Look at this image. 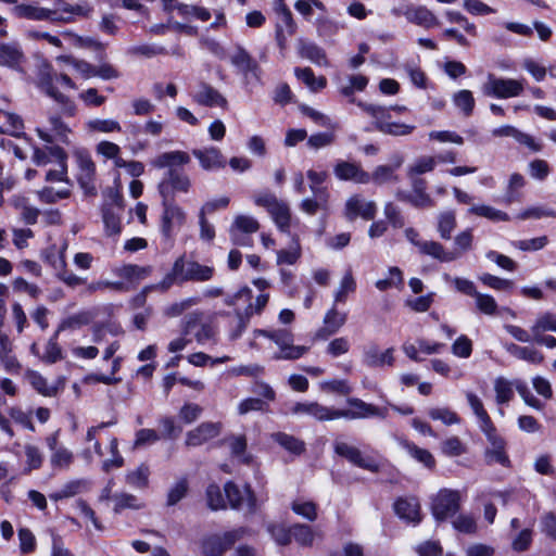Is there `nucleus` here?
I'll return each mask as SVG.
<instances>
[{"mask_svg": "<svg viewBox=\"0 0 556 556\" xmlns=\"http://www.w3.org/2000/svg\"><path fill=\"white\" fill-rule=\"evenodd\" d=\"M214 267L202 265L194 261H187L184 256L178 257L169 274L160 283L162 290L168 289L173 283L186 281L204 282L213 278Z\"/></svg>", "mask_w": 556, "mask_h": 556, "instance_id": "1", "label": "nucleus"}, {"mask_svg": "<svg viewBox=\"0 0 556 556\" xmlns=\"http://www.w3.org/2000/svg\"><path fill=\"white\" fill-rule=\"evenodd\" d=\"M253 334L254 337L267 338L278 346V351L273 356L275 361H295L309 350V348L304 345H294L293 333L286 328L255 329Z\"/></svg>", "mask_w": 556, "mask_h": 556, "instance_id": "2", "label": "nucleus"}, {"mask_svg": "<svg viewBox=\"0 0 556 556\" xmlns=\"http://www.w3.org/2000/svg\"><path fill=\"white\" fill-rule=\"evenodd\" d=\"M356 104L363 110V112H365L374 119L372 127H366V131L376 129L386 135L407 136L415 129V126L413 125L390 122V109L387 106L366 103L363 101H358Z\"/></svg>", "mask_w": 556, "mask_h": 556, "instance_id": "3", "label": "nucleus"}, {"mask_svg": "<svg viewBox=\"0 0 556 556\" xmlns=\"http://www.w3.org/2000/svg\"><path fill=\"white\" fill-rule=\"evenodd\" d=\"M251 529L238 527L223 533L207 534L202 539L201 551L203 556H223L238 541L251 535Z\"/></svg>", "mask_w": 556, "mask_h": 556, "instance_id": "4", "label": "nucleus"}, {"mask_svg": "<svg viewBox=\"0 0 556 556\" xmlns=\"http://www.w3.org/2000/svg\"><path fill=\"white\" fill-rule=\"evenodd\" d=\"M59 83L70 89L77 88L75 83L66 74L45 73L41 74L39 78L40 89L61 105V112L64 115L73 116L76 106L70 98L58 91L55 85Z\"/></svg>", "mask_w": 556, "mask_h": 556, "instance_id": "5", "label": "nucleus"}, {"mask_svg": "<svg viewBox=\"0 0 556 556\" xmlns=\"http://www.w3.org/2000/svg\"><path fill=\"white\" fill-rule=\"evenodd\" d=\"M525 81V79L503 78L489 74L481 90L486 97L509 99L522 94Z\"/></svg>", "mask_w": 556, "mask_h": 556, "instance_id": "6", "label": "nucleus"}, {"mask_svg": "<svg viewBox=\"0 0 556 556\" xmlns=\"http://www.w3.org/2000/svg\"><path fill=\"white\" fill-rule=\"evenodd\" d=\"M160 191L163 197L161 231L166 239H172L174 231L185 224L186 213L174 201L168 200L166 193H164L163 184H160Z\"/></svg>", "mask_w": 556, "mask_h": 556, "instance_id": "7", "label": "nucleus"}, {"mask_svg": "<svg viewBox=\"0 0 556 556\" xmlns=\"http://www.w3.org/2000/svg\"><path fill=\"white\" fill-rule=\"evenodd\" d=\"M184 333L192 336L199 344L216 342V328L205 320L203 314L191 313L185 319Z\"/></svg>", "mask_w": 556, "mask_h": 556, "instance_id": "8", "label": "nucleus"}, {"mask_svg": "<svg viewBox=\"0 0 556 556\" xmlns=\"http://www.w3.org/2000/svg\"><path fill=\"white\" fill-rule=\"evenodd\" d=\"M346 404L350 408L340 409V418L355 420L379 417L384 419L388 416L387 407H378L374 404L366 403L358 397H348Z\"/></svg>", "mask_w": 556, "mask_h": 556, "instance_id": "9", "label": "nucleus"}, {"mask_svg": "<svg viewBox=\"0 0 556 556\" xmlns=\"http://www.w3.org/2000/svg\"><path fill=\"white\" fill-rule=\"evenodd\" d=\"M333 450L337 455L345 458L356 467L366 469L370 472H378L380 470V465L372 457L364 456L358 447L351 445L348 442L336 439L333 442Z\"/></svg>", "mask_w": 556, "mask_h": 556, "instance_id": "10", "label": "nucleus"}, {"mask_svg": "<svg viewBox=\"0 0 556 556\" xmlns=\"http://www.w3.org/2000/svg\"><path fill=\"white\" fill-rule=\"evenodd\" d=\"M460 496L457 491L443 489L432 498L431 510L437 520H445L459 509Z\"/></svg>", "mask_w": 556, "mask_h": 556, "instance_id": "11", "label": "nucleus"}, {"mask_svg": "<svg viewBox=\"0 0 556 556\" xmlns=\"http://www.w3.org/2000/svg\"><path fill=\"white\" fill-rule=\"evenodd\" d=\"M231 64L244 77L247 84L252 81L260 83L262 77V68L258 63L250 55V53L238 46L230 56Z\"/></svg>", "mask_w": 556, "mask_h": 556, "instance_id": "12", "label": "nucleus"}, {"mask_svg": "<svg viewBox=\"0 0 556 556\" xmlns=\"http://www.w3.org/2000/svg\"><path fill=\"white\" fill-rule=\"evenodd\" d=\"M78 167L77 180L86 194H96L94 177L96 164L91 156L86 152H77L75 154Z\"/></svg>", "mask_w": 556, "mask_h": 556, "instance_id": "13", "label": "nucleus"}, {"mask_svg": "<svg viewBox=\"0 0 556 556\" xmlns=\"http://www.w3.org/2000/svg\"><path fill=\"white\" fill-rule=\"evenodd\" d=\"M225 494L232 508H247L249 513L256 510V500L249 485H245L243 490H241L235 483L227 482L225 484Z\"/></svg>", "mask_w": 556, "mask_h": 556, "instance_id": "14", "label": "nucleus"}, {"mask_svg": "<svg viewBox=\"0 0 556 556\" xmlns=\"http://www.w3.org/2000/svg\"><path fill=\"white\" fill-rule=\"evenodd\" d=\"M290 410L294 415L312 416L318 421L340 419V409L325 406L318 402L295 403Z\"/></svg>", "mask_w": 556, "mask_h": 556, "instance_id": "15", "label": "nucleus"}, {"mask_svg": "<svg viewBox=\"0 0 556 556\" xmlns=\"http://www.w3.org/2000/svg\"><path fill=\"white\" fill-rule=\"evenodd\" d=\"M279 22L276 25V40L280 49H285L288 37L295 34L296 24L292 17L291 11L280 0L277 8Z\"/></svg>", "mask_w": 556, "mask_h": 556, "instance_id": "16", "label": "nucleus"}, {"mask_svg": "<svg viewBox=\"0 0 556 556\" xmlns=\"http://www.w3.org/2000/svg\"><path fill=\"white\" fill-rule=\"evenodd\" d=\"M377 213V206L374 201H366L361 195L351 197L345 203V217L354 220L358 216L364 219H372Z\"/></svg>", "mask_w": 556, "mask_h": 556, "instance_id": "17", "label": "nucleus"}, {"mask_svg": "<svg viewBox=\"0 0 556 556\" xmlns=\"http://www.w3.org/2000/svg\"><path fill=\"white\" fill-rule=\"evenodd\" d=\"M117 281H112L113 290L118 292H128L136 289L139 281V268L137 265L123 264L113 269Z\"/></svg>", "mask_w": 556, "mask_h": 556, "instance_id": "18", "label": "nucleus"}, {"mask_svg": "<svg viewBox=\"0 0 556 556\" xmlns=\"http://www.w3.org/2000/svg\"><path fill=\"white\" fill-rule=\"evenodd\" d=\"M192 154L199 160L201 167L204 170H219L225 168L226 159L218 148L205 147L192 150Z\"/></svg>", "mask_w": 556, "mask_h": 556, "instance_id": "19", "label": "nucleus"}, {"mask_svg": "<svg viewBox=\"0 0 556 556\" xmlns=\"http://www.w3.org/2000/svg\"><path fill=\"white\" fill-rule=\"evenodd\" d=\"M393 507L396 516L407 523L415 526L421 521L420 504L416 497H400Z\"/></svg>", "mask_w": 556, "mask_h": 556, "instance_id": "20", "label": "nucleus"}, {"mask_svg": "<svg viewBox=\"0 0 556 556\" xmlns=\"http://www.w3.org/2000/svg\"><path fill=\"white\" fill-rule=\"evenodd\" d=\"M220 433V424L202 422L195 429L189 431L186 437L187 446H199L216 438Z\"/></svg>", "mask_w": 556, "mask_h": 556, "instance_id": "21", "label": "nucleus"}, {"mask_svg": "<svg viewBox=\"0 0 556 556\" xmlns=\"http://www.w3.org/2000/svg\"><path fill=\"white\" fill-rule=\"evenodd\" d=\"M193 100L204 106H218L222 109L227 108V100L226 98L214 87L206 83H201L199 85V90L194 93Z\"/></svg>", "mask_w": 556, "mask_h": 556, "instance_id": "22", "label": "nucleus"}, {"mask_svg": "<svg viewBox=\"0 0 556 556\" xmlns=\"http://www.w3.org/2000/svg\"><path fill=\"white\" fill-rule=\"evenodd\" d=\"M333 172L340 180H353L358 184H368L370 181V175L355 163L340 161L336 164Z\"/></svg>", "mask_w": 556, "mask_h": 556, "instance_id": "23", "label": "nucleus"}, {"mask_svg": "<svg viewBox=\"0 0 556 556\" xmlns=\"http://www.w3.org/2000/svg\"><path fill=\"white\" fill-rule=\"evenodd\" d=\"M494 137H511L520 144L528 147L531 151L539 152L542 150V144L538 143L534 138L518 128L504 125L492 130Z\"/></svg>", "mask_w": 556, "mask_h": 556, "instance_id": "24", "label": "nucleus"}, {"mask_svg": "<svg viewBox=\"0 0 556 556\" xmlns=\"http://www.w3.org/2000/svg\"><path fill=\"white\" fill-rule=\"evenodd\" d=\"M393 352V348L380 352L377 345H370L364 351L363 363L368 367L392 366L394 363Z\"/></svg>", "mask_w": 556, "mask_h": 556, "instance_id": "25", "label": "nucleus"}, {"mask_svg": "<svg viewBox=\"0 0 556 556\" xmlns=\"http://www.w3.org/2000/svg\"><path fill=\"white\" fill-rule=\"evenodd\" d=\"M405 15L410 23L425 28H432L440 25L437 16L428 8L422 5L408 9Z\"/></svg>", "mask_w": 556, "mask_h": 556, "instance_id": "26", "label": "nucleus"}, {"mask_svg": "<svg viewBox=\"0 0 556 556\" xmlns=\"http://www.w3.org/2000/svg\"><path fill=\"white\" fill-rule=\"evenodd\" d=\"M190 162V156L184 151L164 152L156 156L151 163L154 167L175 169V166L186 165Z\"/></svg>", "mask_w": 556, "mask_h": 556, "instance_id": "27", "label": "nucleus"}, {"mask_svg": "<svg viewBox=\"0 0 556 556\" xmlns=\"http://www.w3.org/2000/svg\"><path fill=\"white\" fill-rule=\"evenodd\" d=\"M89 488V482L86 479H74L64 483L59 490L52 492L49 497L54 501H61L73 497Z\"/></svg>", "mask_w": 556, "mask_h": 556, "instance_id": "28", "label": "nucleus"}, {"mask_svg": "<svg viewBox=\"0 0 556 556\" xmlns=\"http://www.w3.org/2000/svg\"><path fill=\"white\" fill-rule=\"evenodd\" d=\"M419 252L440 262H452L459 257V253L445 250L444 247L437 241H425V243H420Z\"/></svg>", "mask_w": 556, "mask_h": 556, "instance_id": "29", "label": "nucleus"}, {"mask_svg": "<svg viewBox=\"0 0 556 556\" xmlns=\"http://www.w3.org/2000/svg\"><path fill=\"white\" fill-rule=\"evenodd\" d=\"M0 361L9 372H17L21 368L17 358L12 352V342L8 334L0 337Z\"/></svg>", "mask_w": 556, "mask_h": 556, "instance_id": "30", "label": "nucleus"}, {"mask_svg": "<svg viewBox=\"0 0 556 556\" xmlns=\"http://www.w3.org/2000/svg\"><path fill=\"white\" fill-rule=\"evenodd\" d=\"M506 351L518 359L529 362L531 364H541L544 359L543 354L530 346H520L515 343L506 344Z\"/></svg>", "mask_w": 556, "mask_h": 556, "instance_id": "31", "label": "nucleus"}, {"mask_svg": "<svg viewBox=\"0 0 556 556\" xmlns=\"http://www.w3.org/2000/svg\"><path fill=\"white\" fill-rule=\"evenodd\" d=\"M299 52L302 58H305L319 66L328 65L325 50L316 43L300 41Z\"/></svg>", "mask_w": 556, "mask_h": 556, "instance_id": "32", "label": "nucleus"}, {"mask_svg": "<svg viewBox=\"0 0 556 556\" xmlns=\"http://www.w3.org/2000/svg\"><path fill=\"white\" fill-rule=\"evenodd\" d=\"M162 184L164 191L166 185L170 186L173 190L184 193L189 192L191 188V180L189 176L177 169H168L166 179Z\"/></svg>", "mask_w": 556, "mask_h": 556, "instance_id": "33", "label": "nucleus"}, {"mask_svg": "<svg viewBox=\"0 0 556 556\" xmlns=\"http://www.w3.org/2000/svg\"><path fill=\"white\" fill-rule=\"evenodd\" d=\"M55 61L61 65L73 67L85 79L94 77V66L84 60H78L71 55H60Z\"/></svg>", "mask_w": 556, "mask_h": 556, "instance_id": "34", "label": "nucleus"}, {"mask_svg": "<svg viewBox=\"0 0 556 556\" xmlns=\"http://www.w3.org/2000/svg\"><path fill=\"white\" fill-rule=\"evenodd\" d=\"M292 540L302 547H311L316 536L313 528L306 523H294L291 526Z\"/></svg>", "mask_w": 556, "mask_h": 556, "instance_id": "35", "label": "nucleus"}, {"mask_svg": "<svg viewBox=\"0 0 556 556\" xmlns=\"http://www.w3.org/2000/svg\"><path fill=\"white\" fill-rule=\"evenodd\" d=\"M271 438L281 447L292 454L300 455L305 451V443L291 434L276 432L271 434Z\"/></svg>", "mask_w": 556, "mask_h": 556, "instance_id": "36", "label": "nucleus"}, {"mask_svg": "<svg viewBox=\"0 0 556 556\" xmlns=\"http://www.w3.org/2000/svg\"><path fill=\"white\" fill-rule=\"evenodd\" d=\"M296 78L303 81L312 91H318L326 87L327 79L324 76L316 77L309 67H296L294 70Z\"/></svg>", "mask_w": 556, "mask_h": 556, "instance_id": "37", "label": "nucleus"}, {"mask_svg": "<svg viewBox=\"0 0 556 556\" xmlns=\"http://www.w3.org/2000/svg\"><path fill=\"white\" fill-rule=\"evenodd\" d=\"M291 509L298 516L313 522L318 517V506L313 501H307L304 498H295L291 503Z\"/></svg>", "mask_w": 556, "mask_h": 556, "instance_id": "38", "label": "nucleus"}, {"mask_svg": "<svg viewBox=\"0 0 556 556\" xmlns=\"http://www.w3.org/2000/svg\"><path fill=\"white\" fill-rule=\"evenodd\" d=\"M274 223L282 232H288L291 222V213L287 203L279 200L277 205L269 212Z\"/></svg>", "mask_w": 556, "mask_h": 556, "instance_id": "39", "label": "nucleus"}, {"mask_svg": "<svg viewBox=\"0 0 556 556\" xmlns=\"http://www.w3.org/2000/svg\"><path fill=\"white\" fill-rule=\"evenodd\" d=\"M23 59V52L15 42L0 45V65L14 66Z\"/></svg>", "mask_w": 556, "mask_h": 556, "instance_id": "40", "label": "nucleus"}, {"mask_svg": "<svg viewBox=\"0 0 556 556\" xmlns=\"http://www.w3.org/2000/svg\"><path fill=\"white\" fill-rule=\"evenodd\" d=\"M27 379L30 386L43 396H55L59 391L58 386H50L47 379L37 371H28Z\"/></svg>", "mask_w": 556, "mask_h": 556, "instance_id": "41", "label": "nucleus"}, {"mask_svg": "<svg viewBox=\"0 0 556 556\" xmlns=\"http://www.w3.org/2000/svg\"><path fill=\"white\" fill-rule=\"evenodd\" d=\"M403 163V159L399 157L397 162L391 165H379L372 172L370 180L378 185H382L389 181L397 180V176L394 174L395 169L399 168Z\"/></svg>", "mask_w": 556, "mask_h": 556, "instance_id": "42", "label": "nucleus"}, {"mask_svg": "<svg viewBox=\"0 0 556 556\" xmlns=\"http://www.w3.org/2000/svg\"><path fill=\"white\" fill-rule=\"evenodd\" d=\"M260 229V223L249 215H237L229 228V232L254 233Z\"/></svg>", "mask_w": 556, "mask_h": 556, "instance_id": "43", "label": "nucleus"}, {"mask_svg": "<svg viewBox=\"0 0 556 556\" xmlns=\"http://www.w3.org/2000/svg\"><path fill=\"white\" fill-rule=\"evenodd\" d=\"M404 450L417 462L424 464L428 468H433L435 465L434 457L432 454L425 448L418 447L416 444L409 441H403L401 443Z\"/></svg>", "mask_w": 556, "mask_h": 556, "instance_id": "44", "label": "nucleus"}, {"mask_svg": "<svg viewBox=\"0 0 556 556\" xmlns=\"http://www.w3.org/2000/svg\"><path fill=\"white\" fill-rule=\"evenodd\" d=\"M485 462L489 465L500 464L504 467L510 466L509 457L506 453V442H502V444H497L494 446H490L484 452Z\"/></svg>", "mask_w": 556, "mask_h": 556, "instance_id": "45", "label": "nucleus"}, {"mask_svg": "<svg viewBox=\"0 0 556 556\" xmlns=\"http://www.w3.org/2000/svg\"><path fill=\"white\" fill-rule=\"evenodd\" d=\"M74 463V454L65 446H60L50 456V464L53 469L68 470Z\"/></svg>", "mask_w": 556, "mask_h": 556, "instance_id": "46", "label": "nucleus"}, {"mask_svg": "<svg viewBox=\"0 0 556 556\" xmlns=\"http://www.w3.org/2000/svg\"><path fill=\"white\" fill-rule=\"evenodd\" d=\"M15 13L20 17L34 20V21L49 20L51 16V11H49L45 8L34 7V5H29V4L17 5L15 8Z\"/></svg>", "mask_w": 556, "mask_h": 556, "instance_id": "47", "label": "nucleus"}, {"mask_svg": "<svg viewBox=\"0 0 556 556\" xmlns=\"http://www.w3.org/2000/svg\"><path fill=\"white\" fill-rule=\"evenodd\" d=\"M456 228V215L453 211H446L439 215L438 231L442 239L450 240Z\"/></svg>", "mask_w": 556, "mask_h": 556, "instance_id": "48", "label": "nucleus"}, {"mask_svg": "<svg viewBox=\"0 0 556 556\" xmlns=\"http://www.w3.org/2000/svg\"><path fill=\"white\" fill-rule=\"evenodd\" d=\"M468 212L477 216L485 217L493 222L509 220V216L507 213L484 204L473 205L469 208Z\"/></svg>", "mask_w": 556, "mask_h": 556, "instance_id": "49", "label": "nucleus"}, {"mask_svg": "<svg viewBox=\"0 0 556 556\" xmlns=\"http://www.w3.org/2000/svg\"><path fill=\"white\" fill-rule=\"evenodd\" d=\"M115 205H105L102 210V218L108 235H118L121 232V222Z\"/></svg>", "mask_w": 556, "mask_h": 556, "instance_id": "50", "label": "nucleus"}, {"mask_svg": "<svg viewBox=\"0 0 556 556\" xmlns=\"http://www.w3.org/2000/svg\"><path fill=\"white\" fill-rule=\"evenodd\" d=\"M514 383L503 377L494 381L495 400L497 404H506L514 397Z\"/></svg>", "mask_w": 556, "mask_h": 556, "instance_id": "51", "label": "nucleus"}, {"mask_svg": "<svg viewBox=\"0 0 556 556\" xmlns=\"http://www.w3.org/2000/svg\"><path fill=\"white\" fill-rule=\"evenodd\" d=\"M41 202L52 204L62 199H67L71 195V188L64 187L55 189L53 187H45L37 192Z\"/></svg>", "mask_w": 556, "mask_h": 556, "instance_id": "52", "label": "nucleus"}, {"mask_svg": "<svg viewBox=\"0 0 556 556\" xmlns=\"http://www.w3.org/2000/svg\"><path fill=\"white\" fill-rule=\"evenodd\" d=\"M267 531L278 545L287 546L292 541L291 526L286 527L280 523H269Z\"/></svg>", "mask_w": 556, "mask_h": 556, "instance_id": "53", "label": "nucleus"}, {"mask_svg": "<svg viewBox=\"0 0 556 556\" xmlns=\"http://www.w3.org/2000/svg\"><path fill=\"white\" fill-rule=\"evenodd\" d=\"M389 278L386 279H379L376 281L375 286L379 291H386L390 288H400L403 286V274L402 270L396 267H390L389 268Z\"/></svg>", "mask_w": 556, "mask_h": 556, "instance_id": "54", "label": "nucleus"}, {"mask_svg": "<svg viewBox=\"0 0 556 556\" xmlns=\"http://www.w3.org/2000/svg\"><path fill=\"white\" fill-rule=\"evenodd\" d=\"M454 104L462 110L465 116H470L475 108V98L469 90H460L453 97Z\"/></svg>", "mask_w": 556, "mask_h": 556, "instance_id": "55", "label": "nucleus"}, {"mask_svg": "<svg viewBox=\"0 0 556 556\" xmlns=\"http://www.w3.org/2000/svg\"><path fill=\"white\" fill-rule=\"evenodd\" d=\"M26 456L25 472L29 473L33 470L39 469L43 462V456L40 450L31 444H26L24 447Z\"/></svg>", "mask_w": 556, "mask_h": 556, "instance_id": "56", "label": "nucleus"}, {"mask_svg": "<svg viewBox=\"0 0 556 556\" xmlns=\"http://www.w3.org/2000/svg\"><path fill=\"white\" fill-rule=\"evenodd\" d=\"M526 185V179L521 174L514 173L508 180L505 201L507 203H513L519 200L518 190L523 188Z\"/></svg>", "mask_w": 556, "mask_h": 556, "instance_id": "57", "label": "nucleus"}, {"mask_svg": "<svg viewBox=\"0 0 556 556\" xmlns=\"http://www.w3.org/2000/svg\"><path fill=\"white\" fill-rule=\"evenodd\" d=\"M466 399L468 401L470 408L472 409L473 414L476 415V417L479 421V426L491 420L488 412L484 409L481 399L477 394H475L473 392L467 391Z\"/></svg>", "mask_w": 556, "mask_h": 556, "instance_id": "58", "label": "nucleus"}, {"mask_svg": "<svg viewBox=\"0 0 556 556\" xmlns=\"http://www.w3.org/2000/svg\"><path fill=\"white\" fill-rule=\"evenodd\" d=\"M479 280L486 287L497 291H510L514 288V282L509 279L500 278L491 274H482Z\"/></svg>", "mask_w": 556, "mask_h": 556, "instance_id": "59", "label": "nucleus"}, {"mask_svg": "<svg viewBox=\"0 0 556 556\" xmlns=\"http://www.w3.org/2000/svg\"><path fill=\"white\" fill-rule=\"evenodd\" d=\"M429 417L433 420H440L446 426L460 422L458 415L447 407L431 408L428 413Z\"/></svg>", "mask_w": 556, "mask_h": 556, "instance_id": "60", "label": "nucleus"}, {"mask_svg": "<svg viewBox=\"0 0 556 556\" xmlns=\"http://www.w3.org/2000/svg\"><path fill=\"white\" fill-rule=\"evenodd\" d=\"M225 442L229 445L232 456L240 458L244 463L249 462V457L244 456L247 450V439L244 435H231L226 438Z\"/></svg>", "mask_w": 556, "mask_h": 556, "instance_id": "61", "label": "nucleus"}, {"mask_svg": "<svg viewBox=\"0 0 556 556\" xmlns=\"http://www.w3.org/2000/svg\"><path fill=\"white\" fill-rule=\"evenodd\" d=\"M346 317L348 316L345 313L338 312L333 306L326 313L324 317V324L328 326L330 333H337L339 329L345 324Z\"/></svg>", "mask_w": 556, "mask_h": 556, "instance_id": "62", "label": "nucleus"}, {"mask_svg": "<svg viewBox=\"0 0 556 556\" xmlns=\"http://www.w3.org/2000/svg\"><path fill=\"white\" fill-rule=\"evenodd\" d=\"M475 300L476 307L479 312L489 316L496 315L497 303L492 295L478 292V294L475 296Z\"/></svg>", "mask_w": 556, "mask_h": 556, "instance_id": "63", "label": "nucleus"}, {"mask_svg": "<svg viewBox=\"0 0 556 556\" xmlns=\"http://www.w3.org/2000/svg\"><path fill=\"white\" fill-rule=\"evenodd\" d=\"M531 331L533 334H540L543 331L556 332V317L551 313L542 314L532 326Z\"/></svg>", "mask_w": 556, "mask_h": 556, "instance_id": "64", "label": "nucleus"}]
</instances>
